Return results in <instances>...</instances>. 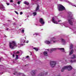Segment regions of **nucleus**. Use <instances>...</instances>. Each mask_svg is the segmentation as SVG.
<instances>
[{
    "mask_svg": "<svg viewBox=\"0 0 76 76\" xmlns=\"http://www.w3.org/2000/svg\"><path fill=\"white\" fill-rule=\"evenodd\" d=\"M22 53H23V51H20L19 52V51H17L16 53L19 54L20 55V56H21V55H22Z\"/></svg>",
    "mask_w": 76,
    "mask_h": 76,
    "instance_id": "obj_18",
    "label": "nucleus"
},
{
    "mask_svg": "<svg viewBox=\"0 0 76 76\" xmlns=\"http://www.w3.org/2000/svg\"><path fill=\"white\" fill-rule=\"evenodd\" d=\"M72 48H73V45L71 44L70 45V50L69 53V55H70V56L72 55V54H73V50H72Z\"/></svg>",
    "mask_w": 76,
    "mask_h": 76,
    "instance_id": "obj_8",
    "label": "nucleus"
},
{
    "mask_svg": "<svg viewBox=\"0 0 76 76\" xmlns=\"http://www.w3.org/2000/svg\"><path fill=\"white\" fill-rule=\"evenodd\" d=\"M33 49H34V50H36V51H37L38 50V48H33Z\"/></svg>",
    "mask_w": 76,
    "mask_h": 76,
    "instance_id": "obj_26",
    "label": "nucleus"
},
{
    "mask_svg": "<svg viewBox=\"0 0 76 76\" xmlns=\"http://www.w3.org/2000/svg\"><path fill=\"white\" fill-rule=\"evenodd\" d=\"M18 0H16V1H18Z\"/></svg>",
    "mask_w": 76,
    "mask_h": 76,
    "instance_id": "obj_36",
    "label": "nucleus"
},
{
    "mask_svg": "<svg viewBox=\"0 0 76 76\" xmlns=\"http://www.w3.org/2000/svg\"><path fill=\"white\" fill-rule=\"evenodd\" d=\"M18 45H20L19 44H18Z\"/></svg>",
    "mask_w": 76,
    "mask_h": 76,
    "instance_id": "obj_44",
    "label": "nucleus"
},
{
    "mask_svg": "<svg viewBox=\"0 0 76 76\" xmlns=\"http://www.w3.org/2000/svg\"><path fill=\"white\" fill-rule=\"evenodd\" d=\"M15 12L17 14V15H18V12L16 11H15Z\"/></svg>",
    "mask_w": 76,
    "mask_h": 76,
    "instance_id": "obj_28",
    "label": "nucleus"
},
{
    "mask_svg": "<svg viewBox=\"0 0 76 76\" xmlns=\"http://www.w3.org/2000/svg\"><path fill=\"white\" fill-rule=\"evenodd\" d=\"M15 52H14V54H15Z\"/></svg>",
    "mask_w": 76,
    "mask_h": 76,
    "instance_id": "obj_43",
    "label": "nucleus"
},
{
    "mask_svg": "<svg viewBox=\"0 0 76 76\" xmlns=\"http://www.w3.org/2000/svg\"><path fill=\"white\" fill-rule=\"evenodd\" d=\"M76 58V55H73L72 57L70 58L71 59H74Z\"/></svg>",
    "mask_w": 76,
    "mask_h": 76,
    "instance_id": "obj_21",
    "label": "nucleus"
},
{
    "mask_svg": "<svg viewBox=\"0 0 76 76\" xmlns=\"http://www.w3.org/2000/svg\"><path fill=\"white\" fill-rule=\"evenodd\" d=\"M36 71H32V76H34V75H35V73H36Z\"/></svg>",
    "mask_w": 76,
    "mask_h": 76,
    "instance_id": "obj_20",
    "label": "nucleus"
},
{
    "mask_svg": "<svg viewBox=\"0 0 76 76\" xmlns=\"http://www.w3.org/2000/svg\"><path fill=\"white\" fill-rule=\"evenodd\" d=\"M19 56L18 55H16V57L15 58V60H17L18 59H19Z\"/></svg>",
    "mask_w": 76,
    "mask_h": 76,
    "instance_id": "obj_23",
    "label": "nucleus"
},
{
    "mask_svg": "<svg viewBox=\"0 0 76 76\" xmlns=\"http://www.w3.org/2000/svg\"><path fill=\"white\" fill-rule=\"evenodd\" d=\"M12 55L13 57L14 58L15 57V55L14 54H11Z\"/></svg>",
    "mask_w": 76,
    "mask_h": 76,
    "instance_id": "obj_33",
    "label": "nucleus"
},
{
    "mask_svg": "<svg viewBox=\"0 0 76 76\" xmlns=\"http://www.w3.org/2000/svg\"><path fill=\"white\" fill-rule=\"evenodd\" d=\"M56 64V61H52L50 62V65L52 67H54Z\"/></svg>",
    "mask_w": 76,
    "mask_h": 76,
    "instance_id": "obj_9",
    "label": "nucleus"
},
{
    "mask_svg": "<svg viewBox=\"0 0 76 76\" xmlns=\"http://www.w3.org/2000/svg\"><path fill=\"white\" fill-rule=\"evenodd\" d=\"M48 23H49V21H48Z\"/></svg>",
    "mask_w": 76,
    "mask_h": 76,
    "instance_id": "obj_45",
    "label": "nucleus"
},
{
    "mask_svg": "<svg viewBox=\"0 0 76 76\" xmlns=\"http://www.w3.org/2000/svg\"><path fill=\"white\" fill-rule=\"evenodd\" d=\"M70 61L71 63H75V62H76V59L74 60H71Z\"/></svg>",
    "mask_w": 76,
    "mask_h": 76,
    "instance_id": "obj_22",
    "label": "nucleus"
},
{
    "mask_svg": "<svg viewBox=\"0 0 76 76\" xmlns=\"http://www.w3.org/2000/svg\"><path fill=\"white\" fill-rule=\"evenodd\" d=\"M24 38H25V39H26V37H25Z\"/></svg>",
    "mask_w": 76,
    "mask_h": 76,
    "instance_id": "obj_38",
    "label": "nucleus"
},
{
    "mask_svg": "<svg viewBox=\"0 0 76 76\" xmlns=\"http://www.w3.org/2000/svg\"><path fill=\"white\" fill-rule=\"evenodd\" d=\"M72 69V67L71 66H65L63 68H62L61 71V72H64V70L66 69H68V70L70 71Z\"/></svg>",
    "mask_w": 76,
    "mask_h": 76,
    "instance_id": "obj_5",
    "label": "nucleus"
},
{
    "mask_svg": "<svg viewBox=\"0 0 76 76\" xmlns=\"http://www.w3.org/2000/svg\"><path fill=\"white\" fill-rule=\"evenodd\" d=\"M1 8L2 10H5V8H4V7L3 6V5L2 4L1 5Z\"/></svg>",
    "mask_w": 76,
    "mask_h": 76,
    "instance_id": "obj_19",
    "label": "nucleus"
},
{
    "mask_svg": "<svg viewBox=\"0 0 76 76\" xmlns=\"http://www.w3.org/2000/svg\"><path fill=\"white\" fill-rule=\"evenodd\" d=\"M43 54L45 56H48V53L46 51H44L43 52Z\"/></svg>",
    "mask_w": 76,
    "mask_h": 76,
    "instance_id": "obj_16",
    "label": "nucleus"
},
{
    "mask_svg": "<svg viewBox=\"0 0 76 76\" xmlns=\"http://www.w3.org/2000/svg\"><path fill=\"white\" fill-rule=\"evenodd\" d=\"M42 30H43V29H42L41 30V31H42Z\"/></svg>",
    "mask_w": 76,
    "mask_h": 76,
    "instance_id": "obj_41",
    "label": "nucleus"
},
{
    "mask_svg": "<svg viewBox=\"0 0 76 76\" xmlns=\"http://www.w3.org/2000/svg\"><path fill=\"white\" fill-rule=\"evenodd\" d=\"M48 51H49V50L48 49Z\"/></svg>",
    "mask_w": 76,
    "mask_h": 76,
    "instance_id": "obj_39",
    "label": "nucleus"
},
{
    "mask_svg": "<svg viewBox=\"0 0 76 76\" xmlns=\"http://www.w3.org/2000/svg\"><path fill=\"white\" fill-rule=\"evenodd\" d=\"M39 5H38L37 6V7L36 8V10L33 13V16H35L36 15H37V10H38V9H39Z\"/></svg>",
    "mask_w": 76,
    "mask_h": 76,
    "instance_id": "obj_11",
    "label": "nucleus"
},
{
    "mask_svg": "<svg viewBox=\"0 0 76 76\" xmlns=\"http://www.w3.org/2000/svg\"><path fill=\"white\" fill-rule=\"evenodd\" d=\"M8 28H7V29H6L7 30H8Z\"/></svg>",
    "mask_w": 76,
    "mask_h": 76,
    "instance_id": "obj_37",
    "label": "nucleus"
},
{
    "mask_svg": "<svg viewBox=\"0 0 76 76\" xmlns=\"http://www.w3.org/2000/svg\"><path fill=\"white\" fill-rule=\"evenodd\" d=\"M22 14H23V12H20V15H22Z\"/></svg>",
    "mask_w": 76,
    "mask_h": 76,
    "instance_id": "obj_32",
    "label": "nucleus"
},
{
    "mask_svg": "<svg viewBox=\"0 0 76 76\" xmlns=\"http://www.w3.org/2000/svg\"><path fill=\"white\" fill-rule=\"evenodd\" d=\"M65 1L66 2H67L68 3H69L70 4H71L72 6H75V7H76V5H75V4L72 3L71 2H69V1H67V0H65Z\"/></svg>",
    "mask_w": 76,
    "mask_h": 76,
    "instance_id": "obj_14",
    "label": "nucleus"
},
{
    "mask_svg": "<svg viewBox=\"0 0 76 76\" xmlns=\"http://www.w3.org/2000/svg\"><path fill=\"white\" fill-rule=\"evenodd\" d=\"M14 75H16V76H18V75H22L23 76H25V75L23 74V73H18L17 72H15L13 73Z\"/></svg>",
    "mask_w": 76,
    "mask_h": 76,
    "instance_id": "obj_12",
    "label": "nucleus"
},
{
    "mask_svg": "<svg viewBox=\"0 0 76 76\" xmlns=\"http://www.w3.org/2000/svg\"><path fill=\"white\" fill-rule=\"evenodd\" d=\"M21 45H23V44H22L19 45H16V42L15 41H12L10 43L9 47L11 49H13L15 48V47H18V48H20L21 47Z\"/></svg>",
    "mask_w": 76,
    "mask_h": 76,
    "instance_id": "obj_1",
    "label": "nucleus"
},
{
    "mask_svg": "<svg viewBox=\"0 0 76 76\" xmlns=\"http://www.w3.org/2000/svg\"><path fill=\"white\" fill-rule=\"evenodd\" d=\"M24 3L25 4H27V5H28V4H29V3L26 1H24Z\"/></svg>",
    "mask_w": 76,
    "mask_h": 76,
    "instance_id": "obj_24",
    "label": "nucleus"
},
{
    "mask_svg": "<svg viewBox=\"0 0 76 76\" xmlns=\"http://www.w3.org/2000/svg\"><path fill=\"white\" fill-rule=\"evenodd\" d=\"M21 1H18V4H20V3Z\"/></svg>",
    "mask_w": 76,
    "mask_h": 76,
    "instance_id": "obj_29",
    "label": "nucleus"
},
{
    "mask_svg": "<svg viewBox=\"0 0 76 76\" xmlns=\"http://www.w3.org/2000/svg\"><path fill=\"white\" fill-rule=\"evenodd\" d=\"M58 10L59 11H61L65 10V7L63 5L60 4L58 5Z\"/></svg>",
    "mask_w": 76,
    "mask_h": 76,
    "instance_id": "obj_7",
    "label": "nucleus"
},
{
    "mask_svg": "<svg viewBox=\"0 0 76 76\" xmlns=\"http://www.w3.org/2000/svg\"><path fill=\"white\" fill-rule=\"evenodd\" d=\"M34 0H31V1H34Z\"/></svg>",
    "mask_w": 76,
    "mask_h": 76,
    "instance_id": "obj_42",
    "label": "nucleus"
},
{
    "mask_svg": "<svg viewBox=\"0 0 76 76\" xmlns=\"http://www.w3.org/2000/svg\"><path fill=\"white\" fill-rule=\"evenodd\" d=\"M57 42V39L54 37L51 38L50 41L48 40H46L45 41V43L46 44H53V42L55 43V42Z\"/></svg>",
    "mask_w": 76,
    "mask_h": 76,
    "instance_id": "obj_2",
    "label": "nucleus"
},
{
    "mask_svg": "<svg viewBox=\"0 0 76 76\" xmlns=\"http://www.w3.org/2000/svg\"><path fill=\"white\" fill-rule=\"evenodd\" d=\"M28 57H29V56H27L26 57V58H28Z\"/></svg>",
    "mask_w": 76,
    "mask_h": 76,
    "instance_id": "obj_34",
    "label": "nucleus"
},
{
    "mask_svg": "<svg viewBox=\"0 0 76 76\" xmlns=\"http://www.w3.org/2000/svg\"><path fill=\"white\" fill-rule=\"evenodd\" d=\"M10 2L11 3H13V1L12 0H10Z\"/></svg>",
    "mask_w": 76,
    "mask_h": 76,
    "instance_id": "obj_31",
    "label": "nucleus"
},
{
    "mask_svg": "<svg viewBox=\"0 0 76 76\" xmlns=\"http://www.w3.org/2000/svg\"><path fill=\"white\" fill-rule=\"evenodd\" d=\"M21 31H22V32L23 33V32H25V30L23 29V30H22Z\"/></svg>",
    "mask_w": 76,
    "mask_h": 76,
    "instance_id": "obj_27",
    "label": "nucleus"
},
{
    "mask_svg": "<svg viewBox=\"0 0 76 76\" xmlns=\"http://www.w3.org/2000/svg\"><path fill=\"white\" fill-rule=\"evenodd\" d=\"M61 25H62V26L63 25H64L65 27H69V26H67V23L66 22H65L64 23H61Z\"/></svg>",
    "mask_w": 76,
    "mask_h": 76,
    "instance_id": "obj_13",
    "label": "nucleus"
},
{
    "mask_svg": "<svg viewBox=\"0 0 76 76\" xmlns=\"http://www.w3.org/2000/svg\"><path fill=\"white\" fill-rule=\"evenodd\" d=\"M60 1H63V0H60Z\"/></svg>",
    "mask_w": 76,
    "mask_h": 76,
    "instance_id": "obj_35",
    "label": "nucleus"
},
{
    "mask_svg": "<svg viewBox=\"0 0 76 76\" xmlns=\"http://www.w3.org/2000/svg\"><path fill=\"white\" fill-rule=\"evenodd\" d=\"M39 22L42 25V26H43L45 24V21L42 18H40L39 19Z\"/></svg>",
    "mask_w": 76,
    "mask_h": 76,
    "instance_id": "obj_10",
    "label": "nucleus"
},
{
    "mask_svg": "<svg viewBox=\"0 0 76 76\" xmlns=\"http://www.w3.org/2000/svg\"><path fill=\"white\" fill-rule=\"evenodd\" d=\"M57 49H58V50H60L62 52L64 53H66V52H65V50H64L63 48H52L50 49V53H51V52H53V51H55V50H57Z\"/></svg>",
    "mask_w": 76,
    "mask_h": 76,
    "instance_id": "obj_6",
    "label": "nucleus"
},
{
    "mask_svg": "<svg viewBox=\"0 0 76 76\" xmlns=\"http://www.w3.org/2000/svg\"><path fill=\"white\" fill-rule=\"evenodd\" d=\"M61 41L63 44V45H64L65 44H66V41H65V40H64V39H62Z\"/></svg>",
    "mask_w": 76,
    "mask_h": 76,
    "instance_id": "obj_17",
    "label": "nucleus"
},
{
    "mask_svg": "<svg viewBox=\"0 0 76 76\" xmlns=\"http://www.w3.org/2000/svg\"><path fill=\"white\" fill-rule=\"evenodd\" d=\"M6 4H7V6H9V5L10 4H9V3H6Z\"/></svg>",
    "mask_w": 76,
    "mask_h": 76,
    "instance_id": "obj_30",
    "label": "nucleus"
},
{
    "mask_svg": "<svg viewBox=\"0 0 76 76\" xmlns=\"http://www.w3.org/2000/svg\"><path fill=\"white\" fill-rule=\"evenodd\" d=\"M68 14V18H70L69 20H68V22L71 25H73V22H72L73 21L74 19L73 18H72L73 14H72V13L71 12H69Z\"/></svg>",
    "mask_w": 76,
    "mask_h": 76,
    "instance_id": "obj_3",
    "label": "nucleus"
},
{
    "mask_svg": "<svg viewBox=\"0 0 76 76\" xmlns=\"http://www.w3.org/2000/svg\"><path fill=\"white\" fill-rule=\"evenodd\" d=\"M52 21L54 23L58 24V22H60L61 20H58V19L57 18V17L54 16L52 18Z\"/></svg>",
    "mask_w": 76,
    "mask_h": 76,
    "instance_id": "obj_4",
    "label": "nucleus"
},
{
    "mask_svg": "<svg viewBox=\"0 0 76 76\" xmlns=\"http://www.w3.org/2000/svg\"><path fill=\"white\" fill-rule=\"evenodd\" d=\"M1 61V58H0V61Z\"/></svg>",
    "mask_w": 76,
    "mask_h": 76,
    "instance_id": "obj_40",
    "label": "nucleus"
},
{
    "mask_svg": "<svg viewBox=\"0 0 76 76\" xmlns=\"http://www.w3.org/2000/svg\"><path fill=\"white\" fill-rule=\"evenodd\" d=\"M38 35H39V34L38 33H35L34 34V37H36V36Z\"/></svg>",
    "mask_w": 76,
    "mask_h": 76,
    "instance_id": "obj_25",
    "label": "nucleus"
},
{
    "mask_svg": "<svg viewBox=\"0 0 76 76\" xmlns=\"http://www.w3.org/2000/svg\"><path fill=\"white\" fill-rule=\"evenodd\" d=\"M21 42L22 43H24V42H26V43H27L28 44V43L29 42V41L27 40L26 41V40L23 39H21Z\"/></svg>",
    "mask_w": 76,
    "mask_h": 76,
    "instance_id": "obj_15",
    "label": "nucleus"
}]
</instances>
